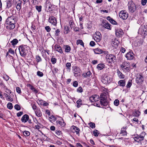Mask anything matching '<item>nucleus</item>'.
I'll list each match as a JSON object with an SVG mask.
<instances>
[{
	"instance_id": "obj_35",
	"label": "nucleus",
	"mask_w": 147,
	"mask_h": 147,
	"mask_svg": "<svg viewBox=\"0 0 147 147\" xmlns=\"http://www.w3.org/2000/svg\"><path fill=\"white\" fill-rule=\"evenodd\" d=\"M105 65L102 64H99L97 65V68L98 69L101 70L104 67Z\"/></svg>"
},
{
	"instance_id": "obj_2",
	"label": "nucleus",
	"mask_w": 147,
	"mask_h": 147,
	"mask_svg": "<svg viewBox=\"0 0 147 147\" xmlns=\"http://www.w3.org/2000/svg\"><path fill=\"white\" fill-rule=\"evenodd\" d=\"M127 5L128 10L131 13L134 12L136 9V7L135 4L132 1L129 2Z\"/></svg>"
},
{
	"instance_id": "obj_31",
	"label": "nucleus",
	"mask_w": 147,
	"mask_h": 147,
	"mask_svg": "<svg viewBox=\"0 0 147 147\" xmlns=\"http://www.w3.org/2000/svg\"><path fill=\"white\" fill-rule=\"evenodd\" d=\"M76 103L77 104V107L78 108H79L80 107L81 105L82 104V100L80 99H79L77 101Z\"/></svg>"
},
{
	"instance_id": "obj_18",
	"label": "nucleus",
	"mask_w": 147,
	"mask_h": 147,
	"mask_svg": "<svg viewBox=\"0 0 147 147\" xmlns=\"http://www.w3.org/2000/svg\"><path fill=\"white\" fill-rule=\"evenodd\" d=\"M29 119L28 115L27 114H25L22 116L21 120L23 122L26 123L28 120Z\"/></svg>"
},
{
	"instance_id": "obj_34",
	"label": "nucleus",
	"mask_w": 147,
	"mask_h": 147,
	"mask_svg": "<svg viewBox=\"0 0 147 147\" xmlns=\"http://www.w3.org/2000/svg\"><path fill=\"white\" fill-rule=\"evenodd\" d=\"M18 42V40L16 39H14L11 42V45L13 46L16 45Z\"/></svg>"
},
{
	"instance_id": "obj_39",
	"label": "nucleus",
	"mask_w": 147,
	"mask_h": 147,
	"mask_svg": "<svg viewBox=\"0 0 147 147\" xmlns=\"http://www.w3.org/2000/svg\"><path fill=\"white\" fill-rule=\"evenodd\" d=\"M57 122L60 125L62 126H63L65 125V123L63 120V119H62L61 121H57Z\"/></svg>"
},
{
	"instance_id": "obj_53",
	"label": "nucleus",
	"mask_w": 147,
	"mask_h": 147,
	"mask_svg": "<svg viewBox=\"0 0 147 147\" xmlns=\"http://www.w3.org/2000/svg\"><path fill=\"white\" fill-rule=\"evenodd\" d=\"M12 4L10 1H8L7 2V7L8 8L11 7V6Z\"/></svg>"
},
{
	"instance_id": "obj_54",
	"label": "nucleus",
	"mask_w": 147,
	"mask_h": 147,
	"mask_svg": "<svg viewBox=\"0 0 147 147\" xmlns=\"http://www.w3.org/2000/svg\"><path fill=\"white\" fill-rule=\"evenodd\" d=\"M89 125L92 128L95 127V124L93 123L90 122L89 123Z\"/></svg>"
},
{
	"instance_id": "obj_24",
	"label": "nucleus",
	"mask_w": 147,
	"mask_h": 147,
	"mask_svg": "<svg viewBox=\"0 0 147 147\" xmlns=\"http://www.w3.org/2000/svg\"><path fill=\"white\" fill-rule=\"evenodd\" d=\"M69 24L70 27L71 28H74L75 26V24L73 20L71 18H70V19H69Z\"/></svg>"
},
{
	"instance_id": "obj_63",
	"label": "nucleus",
	"mask_w": 147,
	"mask_h": 147,
	"mask_svg": "<svg viewBox=\"0 0 147 147\" xmlns=\"http://www.w3.org/2000/svg\"><path fill=\"white\" fill-rule=\"evenodd\" d=\"M90 45L92 47L94 46L95 45V43L94 41H92L90 43Z\"/></svg>"
},
{
	"instance_id": "obj_43",
	"label": "nucleus",
	"mask_w": 147,
	"mask_h": 147,
	"mask_svg": "<svg viewBox=\"0 0 147 147\" xmlns=\"http://www.w3.org/2000/svg\"><path fill=\"white\" fill-rule=\"evenodd\" d=\"M13 106L11 102H9L7 104V108L10 109H11L13 108Z\"/></svg>"
},
{
	"instance_id": "obj_7",
	"label": "nucleus",
	"mask_w": 147,
	"mask_h": 147,
	"mask_svg": "<svg viewBox=\"0 0 147 147\" xmlns=\"http://www.w3.org/2000/svg\"><path fill=\"white\" fill-rule=\"evenodd\" d=\"M122 69L124 71H128L130 67L129 63L127 62H123L121 66Z\"/></svg>"
},
{
	"instance_id": "obj_59",
	"label": "nucleus",
	"mask_w": 147,
	"mask_h": 147,
	"mask_svg": "<svg viewBox=\"0 0 147 147\" xmlns=\"http://www.w3.org/2000/svg\"><path fill=\"white\" fill-rule=\"evenodd\" d=\"M110 22L113 25H117V22L113 19L111 20Z\"/></svg>"
},
{
	"instance_id": "obj_21",
	"label": "nucleus",
	"mask_w": 147,
	"mask_h": 147,
	"mask_svg": "<svg viewBox=\"0 0 147 147\" xmlns=\"http://www.w3.org/2000/svg\"><path fill=\"white\" fill-rule=\"evenodd\" d=\"M55 47L56 51H58L61 53H63L62 49L59 45H55Z\"/></svg>"
},
{
	"instance_id": "obj_12",
	"label": "nucleus",
	"mask_w": 147,
	"mask_h": 147,
	"mask_svg": "<svg viewBox=\"0 0 147 147\" xmlns=\"http://www.w3.org/2000/svg\"><path fill=\"white\" fill-rule=\"evenodd\" d=\"M49 22L54 26H56L57 22L55 18L53 16H51L49 18Z\"/></svg>"
},
{
	"instance_id": "obj_37",
	"label": "nucleus",
	"mask_w": 147,
	"mask_h": 147,
	"mask_svg": "<svg viewBox=\"0 0 147 147\" xmlns=\"http://www.w3.org/2000/svg\"><path fill=\"white\" fill-rule=\"evenodd\" d=\"M35 122L37 124V125H35V128L36 129L39 130V129L40 128V124L38 122L37 120H36V121H35Z\"/></svg>"
},
{
	"instance_id": "obj_10",
	"label": "nucleus",
	"mask_w": 147,
	"mask_h": 147,
	"mask_svg": "<svg viewBox=\"0 0 147 147\" xmlns=\"http://www.w3.org/2000/svg\"><path fill=\"white\" fill-rule=\"evenodd\" d=\"M102 23L103 26L105 28L109 30L111 29V25L107 20H103Z\"/></svg>"
},
{
	"instance_id": "obj_47",
	"label": "nucleus",
	"mask_w": 147,
	"mask_h": 147,
	"mask_svg": "<svg viewBox=\"0 0 147 147\" xmlns=\"http://www.w3.org/2000/svg\"><path fill=\"white\" fill-rule=\"evenodd\" d=\"M118 73V75L121 78H124V76L123 74L121 72L119 71L117 72Z\"/></svg>"
},
{
	"instance_id": "obj_17",
	"label": "nucleus",
	"mask_w": 147,
	"mask_h": 147,
	"mask_svg": "<svg viewBox=\"0 0 147 147\" xmlns=\"http://www.w3.org/2000/svg\"><path fill=\"white\" fill-rule=\"evenodd\" d=\"M145 133L144 132H142L140 134L139 136L138 137H135V138H136L137 140L138 139H139V141H142L143 140L144 138V137L145 135Z\"/></svg>"
},
{
	"instance_id": "obj_6",
	"label": "nucleus",
	"mask_w": 147,
	"mask_h": 147,
	"mask_svg": "<svg viewBox=\"0 0 147 147\" xmlns=\"http://www.w3.org/2000/svg\"><path fill=\"white\" fill-rule=\"evenodd\" d=\"M20 55L23 57H25L28 53V50L22 46H20L18 48Z\"/></svg>"
},
{
	"instance_id": "obj_36",
	"label": "nucleus",
	"mask_w": 147,
	"mask_h": 147,
	"mask_svg": "<svg viewBox=\"0 0 147 147\" xmlns=\"http://www.w3.org/2000/svg\"><path fill=\"white\" fill-rule=\"evenodd\" d=\"M76 44L78 45L80 44L81 45L84 47V43L81 40H78L77 41Z\"/></svg>"
},
{
	"instance_id": "obj_8",
	"label": "nucleus",
	"mask_w": 147,
	"mask_h": 147,
	"mask_svg": "<svg viewBox=\"0 0 147 147\" xmlns=\"http://www.w3.org/2000/svg\"><path fill=\"white\" fill-rule=\"evenodd\" d=\"M93 37L94 40L96 42H98L101 40V35L99 32L97 31L94 34Z\"/></svg>"
},
{
	"instance_id": "obj_61",
	"label": "nucleus",
	"mask_w": 147,
	"mask_h": 147,
	"mask_svg": "<svg viewBox=\"0 0 147 147\" xmlns=\"http://www.w3.org/2000/svg\"><path fill=\"white\" fill-rule=\"evenodd\" d=\"M78 85V83L77 81H75L74 82L73 84V86L74 87H77Z\"/></svg>"
},
{
	"instance_id": "obj_56",
	"label": "nucleus",
	"mask_w": 147,
	"mask_h": 147,
	"mask_svg": "<svg viewBox=\"0 0 147 147\" xmlns=\"http://www.w3.org/2000/svg\"><path fill=\"white\" fill-rule=\"evenodd\" d=\"M45 29L48 32H49L51 30V29L50 27L49 26H47L45 27Z\"/></svg>"
},
{
	"instance_id": "obj_5",
	"label": "nucleus",
	"mask_w": 147,
	"mask_h": 147,
	"mask_svg": "<svg viewBox=\"0 0 147 147\" xmlns=\"http://www.w3.org/2000/svg\"><path fill=\"white\" fill-rule=\"evenodd\" d=\"M112 81V79L109 76L105 75L102 78L101 81L102 82L105 84L110 83Z\"/></svg>"
},
{
	"instance_id": "obj_49",
	"label": "nucleus",
	"mask_w": 147,
	"mask_h": 147,
	"mask_svg": "<svg viewBox=\"0 0 147 147\" xmlns=\"http://www.w3.org/2000/svg\"><path fill=\"white\" fill-rule=\"evenodd\" d=\"M114 105L116 106H118L119 104V101L118 99H116L114 102Z\"/></svg>"
},
{
	"instance_id": "obj_29",
	"label": "nucleus",
	"mask_w": 147,
	"mask_h": 147,
	"mask_svg": "<svg viewBox=\"0 0 147 147\" xmlns=\"http://www.w3.org/2000/svg\"><path fill=\"white\" fill-rule=\"evenodd\" d=\"M119 43V42L116 38H114V40H113L111 42V44L114 45H117Z\"/></svg>"
},
{
	"instance_id": "obj_4",
	"label": "nucleus",
	"mask_w": 147,
	"mask_h": 147,
	"mask_svg": "<svg viewBox=\"0 0 147 147\" xmlns=\"http://www.w3.org/2000/svg\"><path fill=\"white\" fill-rule=\"evenodd\" d=\"M106 61L109 63H112L116 61V57L112 54H107L106 56Z\"/></svg>"
},
{
	"instance_id": "obj_58",
	"label": "nucleus",
	"mask_w": 147,
	"mask_h": 147,
	"mask_svg": "<svg viewBox=\"0 0 147 147\" xmlns=\"http://www.w3.org/2000/svg\"><path fill=\"white\" fill-rule=\"evenodd\" d=\"M77 91L79 92H82L83 91L82 88L81 87H79L77 89Z\"/></svg>"
},
{
	"instance_id": "obj_27",
	"label": "nucleus",
	"mask_w": 147,
	"mask_h": 147,
	"mask_svg": "<svg viewBox=\"0 0 147 147\" xmlns=\"http://www.w3.org/2000/svg\"><path fill=\"white\" fill-rule=\"evenodd\" d=\"M91 74V73L90 71H88L86 73H84L82 76L86 78L89 77L90 75Z\"/></svg>"
},
{
	"instance_id": "obj_15",
	"label": "nucleus",
	"mask_w": 147,
	"mask_h": 147,
	"mask_svg": "<svg viewBox=\"0 0 147 147\" xmlns=\"http://www.w3.org/2000/svg\"><path fill=\"white\" fill-rule=\"evenodd\" d=\"M134 55L132 52L130 51L126 54L125 57L127 59L131 60L133 59L134 57Z\"/></svg>"
},
{
	"instance_id": "obj_19",
	"label": "nucleus",
	"mask_w": 147,
	"mask_h": 147,
	"mask_svg": "<svg viewBox=\"0 0 147 147\" xmlns=\"http://www.w3.org/2000/svg\"><path fill=\"white\" fill-rule=\"evenodd\" d=\"M95 53L96 54H100L106 51H104L101 49L99 48H97L93 49Z\"/></svg>"
},
{
	"instance_id": "obj_16",
	"label": "nucleus",
	"mask_w": 147,
	"mask_h": 147,
	"mask_svg": "<svg viewBox=\"0 0 147 147\" xmlns=\"http://www.w3.org/2000/svg\"><path fill=\"white\" fill-rule=\"evenodd\" d=\"M74 74L75 76L77 77L80 73V70L78 67L75 66L74 68Z\"/></svg>"
},
{
	"instance_id": "obj_51",
	"label": "nucleus",
	"mask_w": 147,
	"mask_h": 147,
	"mask_svg": "<svg viewBox=\"0 0 147 147\" xmlns=\"http://www.w3.org/2000/svg\"><path fill=\"white\" fill-rule=\"evenodd\" d=\"M30 89L35 93H37L38 92V91L37 90H36V89H35L32 86H31V87H30Z\"/></svg>"
},
{
	"instance_id": "obj_25",
	"label": "nucleus",
	"mask_w": 147,
	"mask_h": 147,
	"mask_svg": "<svg viewBox=\"0 0 147 147\" xmlns=\"http://www.w3.org/2000/svg\"><path fill=\"white\" fill-rule=\"evenodd\" d=\"M126 127H123L121 128V132H120V134H122V136H125L127 135V132L125 131Z\"/></svg>"
},
{
	"instance_id": "obj_42",
	"label": "nucleus",
	"mask_w": 147,
	"mask_h": 147,
	"mask_svg": "<svg viewBox=\"0 0 147 147\" xmlns=\"http://www.w3.org/2000/svg\"><path fill=\"white\" fill-rule=\"evenodd\" d=\"M36 9L38 11V12L41 11L42 7L41 5L37 6L36 5L35 6Z\"/></svg>"
},
{
	"instance_id": "obj_46",
	"label": "nucleus",
	"mask_w": 147,
	"mask_h": 147,
	"mask_svg": "<svg viewBox=\"0 0 147 147\" xmlns=\"http://www.w3.org/2000/svg\"><path fill=\"white\" fill-rule=\"evenodd\" d=\"M14 107L15 109L17 111H19L21 109V108L20 105L17 104Z\"/></svg>"
},
{
	"instance_id": "obj_55",
	"label": "nucleus",
	"mask_w": 147,
	"mask_h": 147,
	"mask_svg": "<svg viewBox=\"0 0 147 147\" xmlns=\"http://www.w3.org/2000/svg\"><path fill=\"white\" fill-rule=\"evenodd\" d=\"M143 29L144 30L145 34L146 35L147 34V25L144 26V27H143Z\"/></svg>"
},
{
	"instance_id": "obj_3",
	"label": "nucleus",
	"mask_w": 147,
	"mask_h": 147,
	"mask_svg": "<svg viewBox=\"0 0 147 147\" xmlns=\"http://www.w3.org/2000/svg\"><path fill=\"white\" fill-rule=\"evenodd\" d=\"M100 97V102L101 105L107 106L108 104V102L107 100V98L106 96L103 94H101Z\"/></svg>"
},
{
	"instance_id": "obj_64",
	"label": "nucleus",
	"mask_w": 147,
	"mask_h": 147,
	"mask_svg": "<svg viewBox=\"0 0 147 147\" xmlns=\"http://www.w3.org/2000/svg\"><path fill=\"white\" fill-rule=\"evenodd\" d=\"M147 2V0H142V4L143 5H144L146 4Z\"/></svg>"
},
{
	"instance_id": "obj_62",
	"label": "nucleus",
	"mask_w": 147,
	"mask_h": 147,
	"mask_svg": "<svg viewBox=\"0 0 147 147\" xmlns=\"http://www.w3.org/2000/svg\"><path fill=\"white\" fill-rule=\"evenodd\" d=\"M16 90L17 92L19 94H20L21 93V90L20 88L19 87H17L16 88Z\"/></svg>"
},
{
	"instance_id": "obj_9",
	"label": "nucleus",
	"mask_w": 147,
	"mask_h": 147,
	"mask_svg": "<svg viewBox=\"0 0 147 147\" xmlns=\"http://www.w3.org/2000/svg\"><path fill=\"white\" fill-rule=\"evenodd\" d=\"M119 17L123 20H126L128 17V14L125 11H121L119 14Z\"/></svg>"
},
{
	"instance_id": "obj_52",
	"label": "nucleus",
	"mask_w": 147,
	"mask_h": 147,
	"mask_svg": "<svg viewBox=\"0 0 147 147\" xmlns=\"http://www.w3.org/2000/svg\"><path fill=\"white\" fill-rule=\"evenodd\" d=\"M37 74L38 76L40 77H42L43 75V73L39 71H38L37 72Z\"/></svg>"
},
{
	"instance_id": "obj_41",
	"label": "nucleus",
	"mask_w": 147,
	"mask_h": 147,
	"mask_svg": "<svg viewBox=\"0 0 147 147\" xmlns=\"http://www.w3.org/2000/svg\"><path fill=\"white\" fill-rule=\"evenodd\" d=\"M71 50V48L68 45H66L65 48V51L68 53Z\"/></svg>"
},
{
	"instance_id": "obj_45",
	"label": "nucleus",
	"mask_w": 147,
	"mask_h": 147,
	"mask_svg": "<svg viewBox=\"0 0 147 147\" xmlns=\"http://www.w3.org/2000/svg\"><path fill=\"white\" fill-rule=\"evenodd\" d=\"M24 135L26 136H28L30 135V133L28 131H25L23 133Z\"/></svg>"
},
{
	"instance_id": "obj_14",
	"label": "nucleus",
	"mask_w": 147,
	"mask_h": 147,
	"mask_svg": "<svg viewBox=\"0 0 147 147\" xmlns=\"http://www.w3.org/2000/svg\"><path fill=\"white\" fill-rule=\"evenodd\" d=\"M123 34L122 30L120 29L115 30V34L118 37H121Z\"/></svg>"
},
{
	"instance_id": "obj_57",
	"label": "nucleus",
	"mask_w": 147,
	"mask_h": 147,
	"mask_svg": "<svg viewBox=\"0 0 147 147\" xmlns=\"http://www.w3.org/2000/svg\"><path fill=\"white\" fill-rule=\"evenodd\" d=\"M60 31L59 29H57L55 31V35L56 36H58L59 34Z\"/></svg>"
},
{
	"instance_id": "obj_20",
	"label": "nucleus",
	"mask_w": 147,
	"mask_h": 147,
	"mask_svg": "<svg viewBox=\"0 0 147 147\" xmlns=\"http://www.w3.org/2000/svg\"><path fill=\"white\" fill-rule=\"evenodd\" d=\"M46 8L48 9V10L47 11L51 12L53 10V7L52 5L49 3H48L46 5Z\"/></svg>"
},
{
	"instance_id": "obj_1",
	"label": "nucleus",
	"mask_w": 147,
	"mask_h": 147,
	"mask_svg": "<svg viewBox=\"0 0 147 147\" xmlns=\"http://www.w3.org/2000/svg\"><path fill=\"white\" fill-rule=\"evenodd\" d=\"M16 20V18L13 16L9 17L7 18L6 21V23L8 25L6 27L7 30H12L15 28Z\"/></svg>"
},
{
	"instance_id": "obj_23",
	"label": "nucleus",
	"mask_w": 147,
	"mask_h": 147,
	"mask_svg": "<svg viewBox=\"0 0 147 147\" xmlns=\"http://www.w3.org/2000/svg\"><path fill=\"white\" fill-rule=\"evenodd\" d=\"M138 32L139 34H140L142 35H144V34L145 35L144 30L143 29V26L141 27L139 29Z\"/></svg>"
},
{
	"instance_id": "obj_60",
	"label": "nucleus",
	"mask_w": 147,
	"mask_h": 147,
	"mask_svg": "<svg viewBox=\"0 0 147 147\" xmlns=\"http://www.w3.org/2000/svg\"><path fill=\"white\" fill-rule=\"evenodd\" d=\"M66 67H67V69H70V67L71 66V63H67L66 64Z\"/></svg>"
},
{
	"instance_id": "obj_33",
	"label": "nucleus",
	"mask_w": 147,
	"mask_h": 147,
	"mask_svg": "<svg viewBox=\"0 0 147 147\" xmlns=\"http://www.w3.org/2000/svg\"><path fill=\"white\" fill-rule=\"evenodd\" d=\"M73 129H74V131H75V132L76 133V134H78L79 135V131H80V129L79 128L75 126H73Z\"/></svg>"
},
{
	"instance_id": "obj_38",
	"label": "nucleus",
	"mask_w": 147,
	"mask_h": 147,
	"mask_svg": "<svg viewBox=\"0 0 147 147\" xmlns=\"http://www.w3.org/2000/svg\"><path fill=\"white\" fill-rule=\"evenodd\" d=\"M69 28L67 26H65L64 33L65 34H67L69 32Z\"/></svg>"
},
{
	"instance_id": "obj_32",
	"label": "nucleus",
	"mask_w": 147,
	"mask_h": 147,
	"mask_svg": "<svg viewBox=\"0 0 147 147\" xmlns=\"http://www.w3.org/2000/svg\"><path fill=\"white\" fill-rule=\"evenodd\" d=\"M21 8V2L19 1L16 6V9L18 11H20Z\"/></svg>"
},
{
	"instance_id": "obj_30",
	"label": "nucleus",
	"mask_w": 147,
	"mask_h": 147,
	"mask_svg": "<svg viewBox=\"0 0 147 147\" xmlns=\"http://www.w3.org/2000/svg\"><path fill=\"white\" fill-rule=\"evenodd\" d=\"M140 113V112L138 110H136L133 113L134 115L136 117H138L139 116Z\"/></svg>"
},
{
	"instance_id": "obj_13",
	"label": "nucleus",
	"mask_w": 147,
	"mask_h": 147,
	"mask_svg": "<svg viewBox=\"0 0 147 147\" xmlns=\"http://www.w3.org/2000/svg\"><path fill=\"white\" fill-rule=\"evenodd\" d=\"M136 80L137 83L138 84H140L142 83L143 82V77L140 75H138Z\"/></svg>"
},
{
	"instance_id": "obj_48",
	"label": "nucleus",
	"mask_w": 147,
	"mask_h": 147,
	"mask_svg": "<svg viewBox=\"0 0 147 147\" xmlns=\"http://www.w3.org/2000/svg\"><path fill=\"white\" fill-rule=\"evenodd\" d=\"M51 61L53 64H54L56 62L57 59L55 58L52 57L51 59Z\"/></svg>"
},
{
	"instance_id": "obj_44",
	"label": "nucleus",
	"mask_w": 147,
	"mask_h": 147,
	"mask_svg": "<svg viewBox=\"0 0 147 147\" xmlns=\"http://www.w3.org/2000/svg\"><path fill=\"white\" fill-rule=\"evenodd\" d=\"M36 61L37 62H38L41 61L42 59H41L40 57L38 55H36Z\"/></svg>"
},
{
	"instance_id": "obj_22",
	"label": "nucleus",
	"mask_w": 147,
	"mask_h": 147,
	"mask_svg": "<svg viewBox=\"0 0 147 147\" xmlns=\"http://www.w3.org/2000/svg\"><path fill=\"white\" fill-rule=\"evenodd\" d=\"M4 96H5L6 98V100L10 102H12L13 100V98L9 95L7 94L4 93Z\"/></svg>"
},
{
	"instance_id": "obj_40",
	"label": "nucleus",
	"mask_w": 147,
	"mask_h": 147,
	"mask_svg": "<svg viewBox=\"0 0 147 147\" xmlns=\"http://www.w3.org/2000/svg\"><path fill=\"white\" fill-rule=\"evenodd\" d=\"M39 102H40V104H41V105H43L45 106H47L49 104L46 102H45V101H44L42 100H40L39 101Z\"/></svg>"
},
{
	"instance_id": "obj_50",
	"label": "nucleus",
	"mask_w": 147,
	"mask_h": 147,
	"mask_svg": "<svg viewBox=\"0 0 147 147\" xmlns=\"http://www.w3.org/2000/svg\"><path fill=\"white\" fill-rule=\"evenodd\" d=\"M93 134L95 136H98L99 133L98 132V130H95L93 131Z\"/></svg>"
},
{
	"instance_id": "obj_11",
	"label": "nucleus",
	"mask_w": 147,
	"mask_h": 147,
	"mask_svg": "<svg viewBox=\"0 0 147 147\" xmlns=\"http://www.w3.org/2000/svg\"><path fill=\"white\" fill-rule=\"evenodd\" d=\"M99 100V96L96 95H92L90 98V100L91 102H94L98 101Z\"/></svg>"
},
{
	"instance_id": "obj_26",
	"label": "nucleus",
	"mask_w": 147,
	"mask_h": 147,
	"mask_svg": "<svg viewBox=\"0 0 147 147\" xmlns=\"http://www.w3.org/2000/svg\"><path fill=\"white\" fill-rule=\"evenodd\" d=\"M36 115L38 117H40L42 115V113L40 109H37L35 111Z\"/></svg>"
},
{
	"instance_id": "obj_28",
	"label": "nucleus",
	"mask_w": 147,
	"mask_h": 147,
	"mask_svg": "<svg viewBox=\"0 0 147 147\" xmlns=\"http://www.w3.org/2000/svg\"><path fill=\"white\" fill-rule=\"evenodd\" d=\"M118 84L121 86H124L125 85V81L124 80H121L118 82Z\"/></svg>"
}]
</instances>
